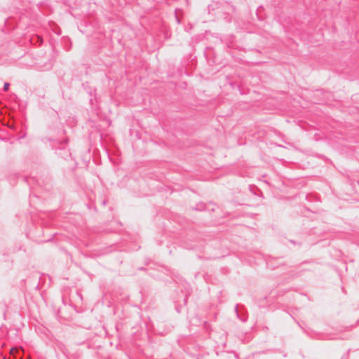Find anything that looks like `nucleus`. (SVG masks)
I'll return each instance as SVG.
<instances>
[{
  "label": "nucleus",
  "instance_id": "1",
  "mask_svg": "<svg viewBox=\"0 0 359 359\" xmlns=\"http://www.w3.org/2000/svg\"><path fill=\"white\" fill-rule=\"evenodd\" d=\"M234 310L238 318L243 322H245L247 320L246 315L245 313H241V310H238V305H236Z\"/></svg>",
  "mask_w": 359,
  "mask_h": 359
},
{
  "label": "nucleus",
  "instance_id": "2",
  "mask_svg": "<svg viewBox=\"0 0 359 359\" xmlns=\"http://www.w3.org/2000/svg\"><path fill=\"white\" fill-rule=\"evenodd\" d=\"M205 208V203L201 202V203H198V204H196V208H194L195 210H203Z\"/></svg>",
  "mask_w": 359,
  "mask_h": 359
},
{
  "label": "nucleus",
  "instance_id": "3",
  "mask_svg": "<svg viewBox=\"0 0 359 359\" xmlns=\"http://www.w3.org/2000/svg\"><path fill=\"white\" fill-rule=\"evenodd\" d=\"M8 88H9V83H5L4 85V90L7 91L8 90Z\"/></svg>",
  "mask_w": 359,
  "mask_h": 359
},
{
  "label": "nucleus",
  "instance_id": "4",
  "mask_svg": "<svg viewBox=\"0 0 359 359\" xmlns=\"http://www.w3.org/2000/svg\"><path fill=\"white\" fill-rule=\"evenodd\" d=\"M102 203L103 205H105L106 203H107V201L106 200H103Z\"/></svg>",
  "mask_w": 359,
  "mask_h": 359
},
{
  "label": "nucleus",
  "instance_id": "5",
  "mask_svg": "<svg viewBox=\"0 0 359 359\" xmlns=\"http://www.w3.org/2000/svg\"><path fill=\"white\" fill-rule=\"evenodd\" d=\"M263 182H264V183H266V184H267L270 185V184L268 182V181H267V180H265V181H263Z\"/></svg>",
  "mask_w": 359,
  "mask_h": 359
},
{
  "label": "nucleus",
  "instance_id": "6",
  "mask_svg": "<svg viewBox=\"0 0 359 359\" xmlns=\"http://www.w3.org/2000/svg\"><path fill=\"white\" fill-rule=\"evenodd\" d=\"M358 184H359V181H358Z\"/></svg>",
  "mask_w": 359,
  "mask_h": 359
}]
</instances>
